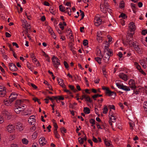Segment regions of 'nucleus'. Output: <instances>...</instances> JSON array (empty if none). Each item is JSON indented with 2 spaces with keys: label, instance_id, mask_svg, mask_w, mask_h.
Instances as JSON below:
<instances>
[{
  "label": "nucleus",
  "instance_id": "4",
  "mask_svg": "<svg viewBox=\"0 0 147 147\" xmlns=\"http://www.w3.org/2000/svg\"><path fill=\"white\" fill-rule=\"evenodd\" d=\"M6 88L4 86H0V97H4L7 93Z\"/></svg>",
  "mask_w": 147,
  "mask_h": 147
},
{
  "label": "nucleus",
  "instance_id": "49",
  "mask_svg": "<svg viewBox=\"0 0 147 147\" xmlns=\"http://www.w3.org/2000/svg\"><path fill=\"white\" fill-rule=\"evenodd\" d=\"M108 107L110 109V110H111V109H112L115 110V107L113 105H109L108 106Z\"/></svg>",
  "mask_w": 147,
  "mask_h": 147
},
{
  "label": "nucleus",
  "instance_id": "1",
  "mask_svg": "<svg viewBox=\"0 0 147 147\" xmlns=\"http://www.w3.org/2000/svg\"><path fill=\"white\" fill-rule=\"evenodd\" d=\"M112 55L113 52L111 50L107 49L105 51L103 57L104 61L106 63L107 62L109 61L110 56H111Z\"/></svg>",
  "mask_w": 147,
  "mask_h": 147
},
{
  "label": "nucleus",
  "instance_id": "13",
  "mask_svg": "<svg viewBox=\"0 0 147 147\" xmlns=\"http://www.w3.org/2000/svg\"><path fill=\"white\" fill-rule=\"evenodd\" d=\"M35 116L34 115H32L30 117L28 120V122L31 125H34L35 122Z\"/></svg>",
  "mask_w": 147,
  "mask_h": 147
},
{
  "label": "nucleus",
  "instance_id": "37",
  "mask_svg": "<svg viewBox=\"0 0 147 147\" xmlns=\"http://www.w3.org/2000/svg\"><path fill=\"white\" fill-rule=\"evenodd\" d=\"M60 10L61 11L65 12V8L62 5H60L59 6Z\"/></svg>",
  "mask_w": 147,
  "mask_h": 147
},
{
  "label": "nucleus",
  "instance_id": "10",
  "mask_svg": "<svg viewBox=\"0 0 147 147\" xmlns=\"http://www.w3.org/2000/svg\"><path fill=\"white\" fill-rule=\"evenodd\" d=\"M18 95L15 92H12L10 95L9 96V99L10 101H13L15 100Z\"/></svg>",
  "mask_w": 147,
  "mask_h": 147
},
{
  "label": "nucleus",
  "instance_id": "31",
  "mask_svg": "<svg viewBox=\"0 0 147 147\" xmlns=\"http://www.w3.org/2000/svg\"><path fill=\"white\" fill-rule=\"evenodd\" d=\"M54 132L55 137L58 139L60 137V136L57 133V130H56V129L54 130Z\"/></svg>",
  "mask_w": 147,
  "mask_h": 147
},
{
  "label": "nucleus",
  "instance_id": "43",
  "mask_svg": "<svg viewBox=\"0 0 147 147\" xmlns=\"http://www.w3.org/2000/svg\"><path fill=\"white\" fill-rule=\"evenodd\" d=\"M60 131L62 134L66 132V129L63 127H62L60 128Z\"/></svg>",
  "mask_w": 147,
  "mask_h": 147
},
{
  "label": "nucleus",
  "instance_id": "42",
  "mask_svg": "<svg viewBox=\"0 0 147 147\" xmlns=\"http://www.w3.org/2000/svg\"><path fill=\"white\" fill-rule=\"evenodd\" d=\"M125 6L124 3L123 1H121L119 4V7L120 8H123Z\"/></svg>",
  "mask_w": 147,
  "mask_h": 147
},
{
  "label": "nucleus",
  "instance_id": "40",
  "mask_svg": "<svg viewBox=\"0 0 147 147\" xmlns=\"http://www.w3.org/2000/svg\"><path fill=\"white\" fill-rule=\"evenodd\" d=\"M119 18H122L123 19H125L127 18L126 15L123 13H122L119 16Z\"/></svg>",
  "mask_w": 147,
  "mask_h": 147
},
{
  "label": "nucleus",
  "instance_id": "33",
  "mask_svg": "<svg viewBox=\"0 0 147 147\" xmlns=\"http://www.w3.org/2000/svg\"><path fill=\"white\" fill-rule=\"evenodd\" d=\"M38 133L36 131H35L32 135V138L33 139H36Z\"/></svg>",
  "mask_w": 147,
  "mask_h": 147
},
{
  "label": "nucleus",
  "instance_id": "25",
  "mask_svg": "<svg viewBox=\"0 0 147 147\" xmlns=\"http://www.w3.org/2000/svg\"><path fill=\"white\" fill-rule=\"evenodd\" d=\"M108 111V109L106 105L104 106V108L102 109V113L104 114H106Z\"/></svg>",
  "mask_w": 147,
  "mask_h": 147
},
{
  "label": "nucleus",
  "instance_id": "29",
  "mask_svg": "<svg viewBox=\"0 0 147 147\" xmlns=\"http://www.w3.org/2000/svg\"><path fill=\"white\" fill-rule=\"evenodd\" d=\"M65 12H67V14L69 16H70L71 14V8L69 7H67Z\"/></svg>",
  "mask_w": 147,
  "mask_h": 147
},
{
  "label": "nucleus",
  "instance_id": "8",
  "mask_svg": "<svg viewBox=\"0 0 147 147\" xmlns=\"http://www.w3.org/2000/svg\"><path fill=\"white\" fill-rule=\"evenodd\" d=\"M14 126L16 129L19 131H23L24 128V127L23 124L20 122L16 123Z\"/></svg>",
  "mask_w": 147,
  "mask_h": 147
},
{
  "label": "nucleus",
  "instance_id": "47",
  "mask_svg": "<svg viewBox=\"0 0 147 147\" xmlns=\"http://www.w3.org/2000/svg\"><path fill=\"white\" fill-rule=\"evenodd\" d=\"M50 12L53 15H55V12L54 10V9H52L51 7H50Z\"/></svg>",
  "mask_w": 147,
  "mask_h": 147
},
{
  "label": "nucleus",
  "instance_id": "38",
  "mask_svg": "<svg viewBox=\"0 0 147 147\" xmlns=\"http://www.w3.org/2000/svg\"><path fill=\"white\" fill-rule=\"evenodd\" d=\"M95 59L96 61L98 64H101V59L99 57H95Z\"/></svg>",
  "mask_w": 147,
  "mask_h": 147
},
{
  "label": "nucleus",
  "instance_id": "44",
  "mask_svg": "<svg viewBox=\"0 0 147 147\" xmlns=\"http://www.w3.org/2000/svg\"><path fill=\"white\" fill-rule=\"evenodd\" d=\"M90 122L92 124V126H93V125L95 124V120L94 119H91L90 121Z\"/></svg>",
  "mask_w": 147,
  "mask_h": 147
},
{
  "label": "nucleus",
  "instance_id": "18",
  "mask_svg": "<svg viewBox=\"0 0 147 147\" xmlns=\"http://www.w3.org/2000/svg\"><path fill=\"white\" fill-rule=\"evenodd\" d=\"M12 101H10L9 99L8 100L7 99H4L3 101V102L4 105L7 106H11L12 105Z\"/></svg>",
  "mask_w": 147,
  "mask_h": 147
},
{
  "label": "nucleus",
  "instance_id": "36",
  "mask_svg": "<svg viewBox=\"0 0 147 147\" xmlns=\"http://www.w3.org/2000/svg\"><path fill=\"white\" fill-rule=\"evenodd\" d=\"M129 124L130 125V129L131 130H133V127L134 126V124L133 122L131 121L130 122H129Z\"/></svg>",
  "mask_w": 147,
  "mask_h": 147
},
{
  "label": "nucleus",
  "instance_id": "19",
  "mask_svg": "<svg viewBox=\"0 0 147 147\" xmlns=\"http://www.w3.org/2000/svg\"><path fill=\"white\" fill-rule=\"evenodd\" d=\"M67 36L68 38L71 40H72L73 38L71 31L70 29H69L67 30Z\"/></svg>",
  "mask_w": 147,
  "mask_h": 147
},
{
  "label": "nucleus",
  "instance_id": "2",
  "mask_svg": "<svg viewBox=\"0 0 147 147\" xmlns=\"http://www.w3.org/2000/svg\"><path fill=\"white\" fill-rule=\"evenodd\" d=\"M101 11L104 13H105L108 10L109 5L107 0H104L100 4Z\"/></svg>",
  "mask_w": 147,
  "mask_h": 147
},
{
  "label": "nucleus",
  "instance_id": "11",
  "mask_svg": "<svg viewBox=\"0 0 147 147\" xmlns=\"http://www.w3.org/2000/svg\"><path fill=\"white\" fill-rule=\"evenodd\" d=\"M129 84L130 87L132 90H134L136 88L135 85V82L134 80L130 79L129 81Z\"/></svg>",
  "mask_w": 147,
  "mask_h": 147
},
{
  "label": "nucleus",
  "instance_id": "34",
  "mask_svg": "<svg viewBox=\"0 0 147 147\" xmlns=\"http://www.w3.org/2000/svg\"><path fill=\"white\" fill-rule=\"evenodd\" d=\"M22 101L21 100H17L16 102V104L17 106H20L22 104Z\"/></svg>",
  "mask_w": 147,
  "mask_h": 147
},
{
  "label": "nucleus",
  "instance_id": "60",
  "mask_svg": "<svg viewBox=\"0 0 147 147\" xmlns=\"http://www.w3.org/2000/svg\"><path fill=\"white\" fill-rule=\"evenodd\" d=\"M102 32L101 31H98L97 33V36H102Z\"/></svg>",
  "mask_w": 147,
  "mask_h": 147
},
{
  "label": "nucleus",
  "instance_id": "14",
  "mask_svg": "<svg viewBox=\"0 0 147 147\" xmlns=\"http://www.w3.org/2000/svg\"><path fill=\"white\" fill-rule=\"evenodd\" d=\"M47 141L45 137H41L39 140V143L41 146H42L46 144Z\"/></svg>",
  "mask_w": 147,
  "mask_h": 147
},
{
  "label": "nucleus",
  "instance_id": "26",
  "mask_svg": "<svg viewBox=\"0 0 147 147\" xmlns=\"http://www.w3.org/2000/svg\"><path fill=\"white\" fill-rule=\"evenodd\" d=\"M134 66L135 67H136V68L139 71H140L142 69L140 65L137 62H135L134 63Z\"/></svg>",
  "mask_w": 147,
  "mask_h": 147
},
{
  "label": "nucleus",
  "instance_id": "59",
  "mask_svg": "<svg viewBox=\"0 0 147 147\" xmlns=\"http://www.w3.org/2000/svg\"><path fill=\"white\" fill-rule=\"evenodd\" d=\"M116 84L117 85V87L119 88L120 89H121L122 88V86H123V85L121 84H119L118 83H116Z\"/></svg>",
  "mask_w": 147,
  "mask_h": 147
},
{
  "label": "nucleus",
  "instance_id": "62",
  "mask_svg": "<svg viewBox=\"0 0 147 147\" xmlns=\"http://www.w3.org/2000/svg\"><path fill=\"white\" fill-rule=\"evenodd\" d=\"M80 11L81 13L80 15L82 16L81 19H83L84 16V13L82 12L81 10H80Z\"/></svg>",
  "mask_w": 147,
  "mask_h": 147
},
{
  "label": "nucleus",
  "instance_id": "52",
  "mask_svg": "<svg viewBox=\"0 0 147 147\" xmlns=\"http://www.w3.org/2000/svg\"><path fill=\"white\" fill-rule=\"evenodd\" d=\"M59 28L62 30H63L64 29V27L63 26V24L62 22H60L59 24Z\"/></svg>",
  "mask_w": 147,
  "mask_h": 147
},
{
  "label": "nucleus",
  "instance_id": "24",
  "mask_svg": "<svg viewBox=\"0 0 147 147\" xmlns=\"http://www.w3.org/2000/svg\"><path fill=\"white\" fill-rule=\"evenodd\" d=\"M42 55L45 57V59L47 61L50 62V58L49 56L46 53L43 51H42Z\"/></svg>",
  "mask_w": 147,
  "mask_h": 147
},
{
  "label": "nucleus",
  "instance_id": "23",
  "mask_svg": "<svg viewBox=\"0 0 147 147\" xmlns=\"http://www.w3.org/2000/svg\"><path fill=\"white\" fill-rule=\"evenodd\" d=\"M127 42L130 47H132V38L130 36L129 38L128 36L127 37Z\"/></svg>",
  "mask_w": 147,
  "mask_h": 147
},
{
  "label": "nucleus",
  "instance_id": "21",
  "mask_svg": "<svg viewBox=\"0 0 147 147\" xmlns=\"http://www.w3.org/2000/svg\"><path fill=\"white\" fill-rule=\"evenodd\" d=\"M129 28L131 31H134L136 28L133 22L130 23L129 24Z\"/></svg>",
  "mask_w": 147,
  "mask_h": 147
},
{
  "label": "nucleus",
  "instance_id": "63",
  "mask_svg": "<svg viewBox=\"0 0 147 147\" xmlns=\"http://www.w3.org/2000/svg\"><path fill=\"white\" fill-rule=\"evenodd\" d=\"M30 57L32 59L34 58H35L34 54L33 53H30Z\"/></svg>",
  "mask_w": 147,
  "mask_h": 147
},
{
  "label": "nucleus",
  "instance_id": "20",
  "mask_svg": "<svg viewBox=\"0 0 147 147\" xmlns=\"http://www.w3.org/2000/svg\"><path fill=\"white\" fill-rule=\"evenodd\" d=\"M57 81L58 84L60 85V86L63 88H65V86L64 84L63 80L62 79H58L57 80Z\"/></svg>",
  "mask_w": 147,
  "mask_h": 147
},
{
  "label": "nucleus",
  "instance_id": "28",
  "mask_svg": "<svg viewBox=\"0 0 147 147\" xmlns=\"http://www.w3.org/2000/svg\"><path fill=\"white\" fill-rule=\"evenodd\" d=\"M84 111L86 114H88L90 113V109L87 107L84 108Z\"/></svg>",
  "mask_w": 147,
  "mask_h": 147
},
{
  "label": "nucleus",
  "instance_id": "54",
  "mask_svg": "<svg viewBox=\"0 0 147 147\" xmlns=\"http://www.w3.org/2000/svg\"><path fill=\"white\" fill-rule=\"evenodd\" d=\"M10 147H19L18 144L13 143L11 144L10 145Z\"/></svg>",
  "mask_w": 147,
  "mask_h": 147
},
{
  "label": "nucleus",
  "instance_id": "7",
  "mask_svg": "<svg viewBox=\"0 0 147 147\" xmlns=\"http://www.w3.org/2000/svg\"><path fill=\"white\" fill-rule=\"evenodd\" d=\"M14 125L10 124L7 125L6 127V130L10 133H11L14 131L15 129Z\"/></svg>",
  "mask_w": 147,
  "mask_h": 147
},
{
  "label": "nucleus",
  "instance_id": "39",
  "mask_svg": "<svg viewBox=\"0 0 147 147\" xmlns=\"http://www.w3.org/2000/svg\"><path fill=\"white\" fill-rule=\"evenodd\" d=\"M143 107L145 110L147 112V101L144 102L143 105Z\"/></svg>",
  "mask_w": 147,
  "mask_h": 147
},
{
  "label": "nucleus",
  "instance_id": "27",
  "mask_svg": "<svg viewBox=\"0 0 147 147\" xmlns=\"http://www.w3.org/2000/svg\"><path fill=\"white\" fill-rule=\"evenodd\" d=\"M22 142L23 144L27 145L29 141L26 138H24L22 139Z\"/></svg>",
  "mask_w": 147,
  "mask_h": 147
},
{
  "label": "nucleus",
  "instance_id": "64",
  "mask_svg": "<svg viewBox=\"0 0 147 147\" xmlns=\"http://www.w3.org/2000/svg\"><path fill=\"white\" fill-rule=\"evenodd\" d=\"M64 64L65 68H68V67H69L68 65V64H67V63L65 61H64Z\"/></svg>",
  "mask_w": 147,
  "mask_h": 147
},
{
  "label": "nucleus",
  "instance_id": "56",
  "mask_svg": "<svg viewBox=\"0 0 147 147\" xmlns=\"http://www.w3.org/2000/svg\"><path fill=\"white\" fill-rule=\"evenodd\" d=\"M88 44V41L86 40H85L83 41V45L84 46H86Z\"/></svg>",
  "mask_w": 147,
  "mask_h": 147
},
{
  "label": "nucleus",
  "instance_id": "30",
  "mask_svg": "<svg viewBox=\"0 0 147 147\" xmlns=\"http://www.w3.org/2000/svg\"><path fill=\"white\" fill-rule=\"evenodd\" d=\"M121 89L126 91H130V88L129 87L123 85Z\"/></svg>",
  "mask_w": 147,
  "mask_h": 147
},
{
  "label": "nucleus",
  "instance_id": "32",
  "mask_svg": "<svg viewBox=\"0 0 147 147\" xmlns=\"http://www.w3.org/2000/svg\"><path fill=\"white\" fill-rule=\"evenodd\" d=\"M86 101L91 102H92V100L90 98V97L88 96H87L86 95V97L85 98Z\"/></svg>",
  "mask_w": 147,
  "mask_h": 147
},
{
  "label": "nucleus",
  "instance_id": "15",
  "mask_svg": "<svg viewBox=\"0 0 147 147\" xmlns=\"http://www.w3.org/2000/svg\"><path fill=\"white\" fill-rule=\"evenodd\" d=\"M119 76L120 78L125 81H127L128 80L127 76L123 73L121 72L119 73Z\"/></svg>",
  "mask_w": 147,
  "mask_h": 147
},
{
  "label": "nucleus",
  "instance_id": "5",
  "mask_svg": "<svg viewBox=\"0 0 147 147\" xmlns=\"http://www.w3.org/2000/svg\"><path fill=\"white\" fill-rule=\"evenodd\" d=\"M102 89L106 91V94H108L109 96H116V94L115 92H111L109 88L104 86L102 87Z\"/></svg>",
  "mask_w": 147,
  "mask_h": 147
},
{
  "label": "nucleus",
  "instance_id": "12",
  "mask_svg": "<svg viewBox=\"0 0 147 147\" xmlns=\"http://www.w3.org/2000/svg\"><path fill=\"white\" fill-rule=\"evenodd\" d=\"M109 116L110 117V120L113 122H114L115 121L116 116L114 113L111 111V110L109 112Z\"/></svg>",
  "mask_w": 147,
  "mask_h": 147
},
{
  "label": "nucleus",
  "instance_id": "3",
  "mask_svg": "<svg viewBox=\"0 0 147 147\" xmlns=\"http://www.w3.org/2000/svg\"><path fill=\"white\" fill-rule=\"evenodd\" d=\"M52 60L53 66L56 68H57L60 65V60L57 57L53 56L52 58Z\"/></svg>",
  "mask_w": 147,
  "mask_h": 147
},
{
  "label": "nucleus",
  "instance_id": "46",
  "mask_svg": "<svg viewBox=\"0 0 147 147\" xmlns=\"http://www.w3.org/2000/svg\"><path fill=\"white\" fill-rule=\"evenodd\" d=\"M78 141L80 144H82L83 143L84 141L83 140V139L82 138H78Z\"/></svg>",
  "mask_w": 147,
  "mask_h": 147
},
{
  "label": "nucleus",
  "instance_id": "35",
  "mask_svg": "<svg viewBox=\"0 0 147 147\" xmlns=\"http://www.w3.org/2000/svg\"><path fill=\"white\" fill-rule=\"evenodd\" d=\"M104 142L105 145L107 146H110L111 145V142L108 140H105Z\"/></svg>",
  "mask_w": 147,
  "mask_h": 147
},
{
  "label": "nucleus",
  "instance_id": "22",
  "mask_svg": "<svg viewBox=\"0 0 147 147\" xmlns=\"http://www.w3.org/2000/svg\"><path fill=\"white\" fill-rule=\"evenodd\" d=\"M23 110L20 106H16L15 108V111L18 114L19 113L22 111Z\"/></svg>",
  "mask_w": 147,
  "mask_h": 147
},
{
  "label": "nucleus",
  "instance_id": "61",
  "mask_svg": "<svg viewBox=\"0 0 147 147\" xmlns=\"http://www.w3.org/2000/svg\"><path fill=\"white\" fill-rule=\"evenodd\" d=\"M53 124V126H54V127L55 128L54 129H56V130H57V129L58 128V126H57L56 123L55 122H54Z\"/></svg>",
  "mask_w": 147,
  "mask_h": 147
},
{
  "label": "nucleus",
  "instance_id": "45",
  "mask_svg": "<svg viewBox=\"0 0 147 147\" xmlns=\"http://www.w3.org/2000/svg\"><path fill=\"white\" fill-rule=\"evenodd\" d=\"M4 121V119L3 116L0 115V123H3Z\"/></svg>",
  "mask_w": 147,
  "mask_h": 147
},
{
  "label": "nucleus",
  "instance_id": "57",
  "mask_svg": "<svg viewBox=\"0 0 147 147\" xmlns=\"http://www.w3.org/2000/svg\"><path fill=\"white\" fill-rule=\"evenodd\" d=\"M15 135H11L9 137V139L11 140H13L15 138Z\"/></svg>",
  "mask_w": 147,
  "mask_h": 147
},
{
  "label": "nucleus",
  "instance_id": "16",
  "mask_svg": "<svg viewBox=\"0 0 147 147\" xmlns=\"http://www.w3.org/2000/svg\"><path fill=\"white\" fill-rule=\"evenodd\" d=\"M23 27L26 29L29 28L30 25L28 23L27 21L25 19L22 20Z\"/></svg>",
  "mask_w": 147,
  "mask_h": 147
},
{
  "label": "nucleus",
  "instance_id": "17",
  "mask_svg": "<svg viewBox=\"0 0 147 147\" xmlns=\"http://www.w3.org/2000/svg\"><path fill=\"white\" fill-rule=\"evenodd\" d=\"M9 67L10 69L13 71H16L17 70V68L15 64L13 63L9 64Z\"/></svg>",
  "mask_w": 147,
  "mask_h": 147
},
{
  "label": "nucleus",
  "instance_id": "50",
  "mask_svg": "<svg viewBox=\"0 0 147 147\" xmlns=\"http://www.w3.org/2000/svg\"><path fill=\"white\" fill-rule=\"evenodd\" d=\"M69 88L74 92H76V90L75 89L74 86L73 85H69Z\"/></svg>",
  "mask_w": 147,
  "mask_h": 147
},
{
  "label": "nucleus",
  "instance_id": "6",
  "mask_svg": "<svg viewBox=\"0 0 147 147\" xmlns=\"http://www.w3.org/2000/svg\"><path fill=\"white\" fill-rule=\"evenodd\" d=\"M94 25L96 26H98L101 24L102 20L100 18L98 15L96 16L94 20Z\"/></svg>",
  "mask_w": 147,
  "mask_h": 147
},
{
  "label": "nucleus",
  "instance_id": "53",
  "mask_svg": "<svg viewBox=\"0 0 147 147\" xmlns=\"http://www.w3.org/2000/svg\"><path fill=\"white\" fill-rule=\"evenodd\" d=\"M107 38L108 39V42H111L112 40V38L110 35H108L107 36Z\"/></svg>",
  "mask_w": 147,
  "mask_h": 147
},
{
  "label": "nucleus",
  "instance_id": "48",
  "mask_svg": "<svg viewBox=\"0 0 147 147\" xmlns=\"http://www.w3.org/2000/svg\"><path fill=\"white\" fill-rule=\"evenodd\" d=\"M48 31L51 35L54 33L52 28L50 27L49 28Z\"/></svg>",
  "mask_w": 147,
  "mask_h": 147
},
{
  "label": "nucleus",
  "instance_id": "9",
  "mask_svg": "<svg viewBox=\"0 0 147 147\" xmlns=\"http://www.w3.org/2000/svg\"><path fill=\"white\" fill-rule=\"evenodd\" d=\"M3 114L5 116V117L8 119H10L11 117V114L9 111L6 110H4L2 112Z\"/></svg>",
  "mask_w": 147,
  "mask_h": 147
},
{
  "label": "nucleus",
  "instance_id": "58",
  "mask_svg": "<svg viewBox=\"0 0 147 147\" xmlns=\"http://www.w3.org/2000/svg\"><path fill=\"white\" fill-rule=\"evenodd\" d=\"M102 37L101 36H97V40L99 42H102Z\"/></svg>",
  "mask_w": 147,
  "mask_h": 147
},
{
  "label": "nucleus",
  "instance_id": "41",
  "mask_svg": "<svg viewBox=\"0 0 147 147\" xmlns=\"http://www.w3.org/2000/svg\"><path fill=\"white\" fill-rule=\"evenodd\" d=\"M102 71L104 75L105 76L107 72L105 69V66L104 65L102 67Z\"/></svg>",
  "mask_w": 147,
  "mask_h": 147
},
{
  "label": "nucleus",
  "instance_id": "55",
  "mask_svg": "<svg viewBox=\"0 0 147 147\" xmlns=\"http://www.w3.org/2000/svg\"><path fill=\"white\" fill-rule=\"evenodd\" d=\"M49 99L52 102V103H53V101L54 99L56 98V97H48Z\"/></svg>",
  "mask_w": 147,
  "mask_h": 147
},
{
  "label": "nucleus",
  "instance_id": "51",
  "mask_svg": "<svg viewBox=\"0 0 147 147\" xmlns=\"http://www.w3.org/2000/svg\"><path fill=\"white\" fill-rule=\"evenodd\" d=\"M142 34L143 35H146V34H147V30H143L142 32Z\"/></svg>",
  "mask_w": 147,
  "mask_h": 147
}]
</instances>
